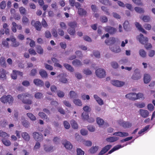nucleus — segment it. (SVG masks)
<instances>
[{
	"mask_svg": "<svg viewBox=\"0 0 155 155\" xmlns=\"http://www.w3.org/2000/svg\"><path fill=\"white\" fill-rule=\"evenodd\" d=\"M68 25L70 27V28L75 29L77 26V24L76 22H72L69 23Z\"/></svg>",
	"mask_w": 155,
	"mask_h": 155,
	"instance_id": "3c124183",
	"label": "nucleus"
},
{
	"mask_svg": "<svg viewBox=\"0 0 155 155\" xmlns=\"http://www.w3.org/2000/svg\"><path fill=\"white\" fill-rule=\"evenodd\" d=\"M33 136L36 140L40 141L41 140L42 136L37 132H35L33 134Z\"/></svg>",
	"mask_w": 155,
	"mask_h": 155,
	"instance_id": "dca6fc26",
	"label": "nucleus"
},
{
	"mask_svg": "<svg viewBox=\"0 0 155 155\" xmlns=\"http://www.w3.org/2000/svg\"><path fill=\"white\" fill-rule=\"evenodd\" d=\"M96 75L100 78H103L106 75L105 71L102 68L97 69L95 72Z\"/></svg>",
	"mask_w": 155,
	"mask_h": 155,
	"instance_id": "7ed1b4c3",
	"label": "nucleus"
},
{
	"mask_svg": "<svg viewBox=\"0 0 155 155\" xmlns=\"http://www.w3.org/2000/svg\"><path fill=\"white\" fill-rule=\"evenodd\" d=\"M135 105L138 108H141L144 107L145 104L143 103H137L135 104Z\"/></svg>",
	"mask_w": 155,
	"mask_h": 155,
	"instance_id": "e2e57ef3",
	"label": "nucleus"
},
{
	"mask_svg": "<svg viewBox=\"0 0 155 155\" xmlns=\"http://www.w3.org/2000/svg\"><path fill=\"white\" fill-rule=\"evenodd\" d=\"M94 97L100 105H102L104 104V102L102 100L98 97L97 95H94Z\"/></svg>",
	"mask_w": 155,
	"mask_h": 155,
	"instance_id": "b1692460",
	"label": "nucleus"
},
{
	"mask_svg": "<svg viewBox=\"0 0 155 155\" xmlns=\"http://www.w3.org/2000/svg\"><path fill=\"white\" fill-rule=\"evenodd\" d=\"M30 95L28 93H25L24 94H19L17 96V98L18 99L21 101L22 102V100H24V98L29 97Z\"/></svg>",
	"mask_w": 155,
	"mask_h": 155,
	"instance_id": "9b49d317",
	"label": "nucleus"
},
{
	"mask_svg": "<svg viewBox=\"0 0 155 155\" xmlns=\"http://www.w3.org/2000/svg\"><path fill=\"white\" fill-rule=\"evenodd\" d=\"M105 30L106 31L111 34L113 33L116 31L115 29L109 26H107L105 28Z\"/></svg>",
	"mask_w": 155,
	"mask_h": 155,
	"instance_id": "393cba45",
	"label": "nucleus"
},
{
	"mask_svg": "<svg viewBox=\"0 0 155 155\" xmlns=\"http://www.w3.org/2000/svg\"><path fill=\"white\" fill-rule=\"evenodd\" d=\"M83 144L85 146H87L90 147L92 145V142L89 140H84L83 142Z\"/></svg>",
	"mask_w": 155,
	"mask_h": 155,
	"instance_id": "13d9d810",
	"label": "nucleus"
},
{
	"mask_svg": "<svg viewBox=\"0 0 155 155\" xmlns=\"http://www.w3.org/2000/svg\"><path fill=\"white\" fill-rule=\"evenodd\" d=\"M81 119L84 120H87L89 116L88 114L86 112H83L81 115Z\"/></svg>",
	"mask_w": 155,
	"mask_h": 155,
	"instance_id": "de8ad7c7",
	"label": "nucleus"
},
{
	"mask_svg": "<svg viewBox=\"0 0 155 155\" xmlns=\"http://www.w3.org/2000/svg\"><path fill=\"white\" fill-rule=\"evenodd\" d=\"M9 135L8 133L4 132L1 130H0V136L2 137H9Z\"/></svg>",
	"mask_w": 155,
	"mask_h": 155,
	"instance_id": "864d4df0",
	"label": "nucleus"
},
{
	"mask_svg": "<svg viewBox=\"0 0 155 155\" xmlns=\"http://www.w3.org/2000/svg\"><path fill=\"white\" fill-rule=\"evenodd\" d=\"M7 73L6 71L3 69L1 71L0 74V79L4 80L6 79V74Z\"/></svg>",
	"mask_w": 155,
	"mask_h": 155,
	"instance_id": "412c9836",
	"label": "nucleus"
},
{
	"mask_svg": "<svg viewBox=\"0 0 155 155\" xmlns=\"http://www.w3.org/2000/svg\"><path fill=\"white\" fill-rule=\"evenodd\" d=\"M39 73L41 76L43 78H46L48 77V74L46 71L43 69H41L39 71Z\"/></svg>",
	"mask_w": 155,
	"mask_h": 155,
	"instance_id": "cd10ccee",
	"label": "nucleus"
},
{
	"mask_svg": "<svg viewBox=\"0 0 155 155\" xmlns=\"http://www.w3.org/2000/svg\"><path fill=\"white\" fill-rule=\"evenodd\" d=\"M127 144H125V145H124L123 146H121L120 145H117L115 147H114L110 150L108 152L109 154H110L114 151H115L116 150H118V149L121 148L123 147L124 146L127 145Z\"/></svg>",
	"mask_w": 155,
	"mask_h": 155,
	"instance_id": "a211bd4d",
	"label": "nucleus"
},
{
	"mask_svg": "<svg viewBox=\"0 0 155 155\" xmlns=\"http://www.w3.org/2000/svg\"><path fill=\"white\" fill-rule=\"evenodd\" d=\"M27 43H28L29 41H30L29 45L31 47H34L35 46V42L34 41L31 40L29 38H27Z\"/></svg>",
	"mask_w": 155,
	"mask_h": 155,
	"instance_id": "5fc2aeb1",
	"label": "nucleus"
},
{
	"mask_svg": "<svg viewBox=\"0 0 155 155\" xmlns=\"http://www.w3.org/2000/svg\"><path fill=\"white\" fill-rule=\"evenodd\" d=\"M44 65L45 68L51 71L53 69V67L50 65H48L47 64L45 63L44 64Z\"/></svg>",
	"mask_w": 155,
	"mask_h": 155,
	"instance_id": "69168bd1",
	"label": "nucleus"
},
{
	"mask_svg": "<svg viewBox=\"0 0 155 155\" xmlns=\"http://www.w3.org/2000/svg\"><path fill=\"white\" fill-rule=\"evenodd\" d=\"M111 83L113 85L117 87H122L125 84V83L124 81L115 80H112Z\"/></svg>",
	"mask_w": 155,
	"mask_h": 155,
	"instance_id": "20e7f679",
	"label": "nucleus"
},
{
	"mask_svg": "<svg viewBox=\"0 0 155 155\" xmlns=\"http://www.w3.org/2000/svg\"><path fill=\"white\" fill-rule=\"evenodd\" d=\"M96 121L97 124L99 126L102 125L104 123V121L103 120L99 117L97 118Z\"/></svg>",
	"mask_w": 155,
	"mask_h": 155,
	"instance_id": "79ce46f5",
	"label": "nucleus"
},
{
	"mask_svg": "<svg viewBox=\"0 0 155 155\" xmlns=\"http://www.w3.org/2000/svg\"><path fill=\"white\" fill-rule=\"evenodd\" d=\"M140 115L143 118H146L149 116V111L146 110L141 109L139 111Z\"/></svg>",
	"mask_w": 155,
	"mask_h": 155,
	"instance_id": "423d86ee",
	"label": "nucleus"
},
{
	"mask_svg": "<svg viewBox=\"0 0 155 155\" xmlns=\"http://www.w3.org/2000/svg\"><path fill=\"white\" fill-rule=\"evenodd\" d=\"M77 155H84V152L80 148H78L77 150Z\"/></svg>",
	"mask_w": 155,
	"mask_h": 155,
	"instance_id": "338daca9",
	"label": "nucleus"
},
{
	"mask_svg": "<svg viewBox=\"0 0 155 155\" xmlns=\"http://www.w3.org/2000/svg\"><path fill=\"white\" fill-rule=\"evenodd\" d=\"M114 135L118 136L120 137H127L129 135V134L127 133L123 132L120 131H118L115 132L113 134Z\"/></svg>",
	"mask_w": 155,
	"mask_h": 155,
	"instance_id": "4468645a",
	"label": "nucleus"
},
{
	"mask_svg": "<svg viewBox=\"0 0 155 155\" xmlns=\"http://www.w3.org/2000/svg\"><path fill=\"white\" fill-rule=\"evenodd\" d=\"M78 13L81 15H85L87 13L86 11L81 8H78Z\"/></svg>",
	"mask_w": 155,
	"mask_h": 155,
	"instance_id": "f704fd0d",
	"label": "nucleus"
},
{
	"mask_svg": "<svg viewBox=\"0 0 155 155\" xmlns=\"http://www.w3.org/2000/svg\"><path fill=\"white\" fill-rule=\"evenodd\" d=\"M68 33L71 35H74L75 33V29L69 28L67 30Z\"/></svg>",
	"mask_w": 155,
	"mask_h": 155,
	"instance_id": "6e6d98bb",
	"label": "nucleus"
},
{
	"mask_svg": "<svg viewBox=\"0 0 155 155\" xmlns=\"http://www.w3.org/2000/svg\"><path fill=\"white\" fill-rule=\"evenodd\" d=\"M27 116L31 120H35L36 118L35 116L32 113H28L27 114Z\"/></svg>",
	"mask_w": 155,
	"mask_h": 155,
	"instance_id": "c03bdc74",
	"label": "nucleus"
},
{
	"mask_svg": "<svg viewBox=\"0 0 155 155\" xmlns=\"http://www.w3.org/2000/svg\"><path fill=\"white\" fill-rule=\"evenodd\" d=\"M73 102L74 104L77 106H81L82 105V103L81 100L79 99H75L73 100Z\"/></svg>",
	"mask_w": 155,
	"mask_h": 155,
	"instance_id": "72a5a7b5",
	"label": "nucleus"
},
{
	"mask_svg": "<svg viewBox=\"0 0 155 155\" xmlns=\"http://www.w3.org/2000/svg\"><path fill=\"white\" fill-rule=\"evenodd\" d=\"M123 27L124 29L128 31L130 29V25L129 22L127 21H126L124 23Z\"/></svg>",
	"mask_w": 155,
	"mask_h": 155,
	"instance_id": "37998d69",
	"label": "nucleus"
},
{
	"mask_svg": "<svg viewBox=\"0 0 155 155\" xmlns=\"http://www.w3.org/2000/svg\"><path fill=\"white\" fill-rule=\"evenodd\" d=\"M110 48L111 50L115 53H119L121 51V49L118 46L114 45V47L110 46Z\"/></svg>",
	"mask_w": 155,
	"mask_h": 155,
	"instance_id": "6ab92c4d",
	"label": "nucleus"
},
{
	"mask_svg": "<svg viewBox=\"0 0 155 155\" xmlns=\"http://www.w3.org/2000/svg\"><path fill=\"white\" fill-rule=\"evenodd\" d=\"M8 95H4L1 98L0 100L2 103L5 104L8 102Z\"/></svg>",
	"mask_w": 155,
	"mask_h": 155,
	"instance_id": "09e8293b",
	"label": "nucleus"
},
{
	"mask_svg": "<svg viewBox=\"0 0 155 155\" xmlns=\"http://www.w3.org/2000/svg\"><path fill=\"white\" fill-rule=\"evenodd\" d=\"M126 97L130 100H136V94L135 93H131L126 94Z\"/></svg>",
	"mask_w": 155,
	"mask_h": 155,
	"instance_id": "1a4fd4ad",
	"label": "nucleus"
},
{
	"mask_svg": "<svg viewBox=\"0 0 155 155\" xmlns=\"http://www.w3.org/2000/svg\"><path fill=\"white\" fill-rule=\"evenodd\" d=\"M2 141L3 144L6 146H9L11 144V141L7 139H2Z\"/></svg>",
	"mask_w": 155,
	"mask_h": 155,
	"instance_id": "7c9ffc66",
	"label": "nucleus"
},
{
	"mask_svg": "<svg viewBox=\"0 0 155 155\" xmlns=\"http://www.w3.org/2000/svg\"><path fill=\"white\" fill-rule=\"evenodd\" d=\"M140 18L145 22H148L150 20V17L148 16H143L140 17Z\"/></svg>",
	"mask_w": 155,
	"mask_h": 155,
	"instance_id": "a18cd8bd",
	"label": "nucleus"
},
{
	"mask_svg": "<svg viewBox=\"0 0 155 155\" xmlns=\"http://www.w3.org/2000/svg\"><path fill=\"white\" fill-rule=\"evenodd\" d=\"M12 30L13 32H15L16 31V28L17 27V24L15 22H12Z\"/></svg>",
	"mask_w": 155,
	"mask_h": 155,
	"instance_id": "bf43d9fd",
	"label": "nucleus"
},
{
	"mask_svg": "<svg viewBox=\"0 0 155 155\" xmlns=\"http://www.w3.org/2000/svg\"><path fill=\"white\" fill-rule=\"evenodd\" d=\"M119 139V137L114 136L108 137L106 139V140L107 142H113L116 141Z\"/></svg>",
	"mask_w": 155,
	"mask_h": 155,
	"instance_id": "4be33fe9",
	"label": "nucleus"
},
{
	"mask_svg": "<svg viewBox=\"0 0 155 155\" xmlns=\"http://www.w3.org/2000/svg\"><path fill=\"white\" fill-rule=\"evenodd\" d=\"M149 127L150 125H147L144 128L139 131L138 133V134L139 135V136L145 133L146 132V131L149 129Z\"/></svg>",
	"mask_w": 155,
	"mask_h": 155,
	"instance_id": "c756f323",
	"label": "nucleus"
},
{
	"mask_svg": "<svg viewBox=\"0 0 155 155\" xmlns=\"http://www.w3.org/2000/svg\"><path fill=\"white\" fill-rule=\"evenodd\" d=\"M142 77V74L140 73V70L138 69H136L134 70V73L132 77L133 79L137 80L140 79Z\"/></svg>",
	"mask_w": 155,
	"mask_h": 155,
	"instance_id": "f03ea898",
	"label": "nucleus"
},
{
	"mask_svg": "<svg viewBox=\"0 0 155 155\" xmlns=\"http://www.w3.org/2000/svg\"><path fill=\"white\" fill-rule=\"evenodd\" d=\"M151 78L150 75L148 74H145L143 77V81L145 84L148 83L151 81Z\"/></svg>",
	"mask_w": 155,
	"mask_h": 155,
	"instance_id": "f3484780",
	"label": "nucleus"
},
{
	"mask_svg": "<svg viewBox=\"0 0 155 155\" xmlns=\"http://www.w3.org/2000/svg\"><path fill=\"white\" fill-rule=\"evenodd\" d=\"M6 40L7 41H9L10 40V39L8 38H6ZM10 40L12 42V44L13 46L16 47L19 45V43L16 41V39L14 37H11L10 38Z\"/></svg>",
	"mask_w": 155,
	"mask_h": 155,
	"instance_id": "ddd939ff",
	"label": "nucleus"
},
{
	"mask_svg": "<svg viewBox=\"0 0 155 155\" xmlns=\"http://www.w3.org/2000/svg\"><path fill=\"white\" fill-rule=\"evenodd\" d=\"M38 115L42 118L46 119V121H48V118L47 117V116L44 113L41 112H39L38 113Z\"/></svg>",
	"mask_w": 155,
	"mask_h": 155,
	"instance_id": "49530a36",
	"label": "nucleus"
},
{
	"mask_svg": "<svg viewBox=\"0 0 155 155\" xmlns=\"http://www.w3.org/2000/svg\"><path fill=\"white\" fill-rule=\"evenodd\" d=\"M117 41V39H116L115 38H110L109 40H106L105 41V42L107 45H110V46H111V45L115 43Z\"/></svg>",
	"mask_w": 155,
	"mask_h": 155,
	"instance_id": "9d476101",
	"label": "nucleus"
},
{
	"mask_svg": "<svg viewBox=\"0 0 155 155\" xmlns=\"http://www.w3.org/2000/svg\"><path fill=\"white\" fill-rule=\"evenodd\" d=\"M63 144L67 149L71 150L72 148V146L69 142L66 141L65 143H63Z\"/></svg>",
	"mask_w": 155,
	"mask_h": 155,
	"instance_id": "c85d7f7f",
	"label": "nucleus"
},
{
	"mask_svg": "<svg viewBox=\"0 0 155 155\" xmlns=\"http://www.w3.org/2000/svg\"><path fill=\"white\" fill-rule=\"evenodd\" d=\"M23 74L22 72H21L18 71L13 70L12 74H11V77L13 79H16L17 78L18 75L20 76H22Z\"/></svg>",
	"mask_w": 155,
	"mask_h": 155,
	"instance_id": "6e6552de",
	"label": "nucleus"
},
{
	"mask_svg": "<svg viewBox=\"0 0 155 155\" xmlns=\"http://www.w3.org/2000/svg\"><path fill=\"white\" fill-rule=\"evenodd\" d=\"M71 123L72 127L74 129H77L78 128V126L77 123L74 120H71Z\"/></svg>",
	"mask_w": 155,
	"mask_h": 155,
	"instance_id": "a19ab883",
	"label": "nucleus"
},
{
	"mask_svg": "<svg viewBox=\"0 0 155 155\" xmlns=\"http://www.w3.org/2000/svg\"><path fill=\"white\" fill-rule=\"evenodd\" d=\"M134 9L136 12L139 13H143L144 12L143 9L141 8L136 7H135Z\"/></svg>",
	"mask_w": 155,
	"mask_h": 155,
	"instance_id": "58836bf2",
	"label": "nucleus"
},
{
	"mask_svg": "<svg viewBox=\"0 0 155 155\" xmlns=\"http://www.w3.org/2000/svg\"><path fill=\"white\" fill-rule=\"evenodd\" d=\"M44 150L47 152L51 151L53 149V147L48 145H45L44 146Z\"/></svg>",
	"mask_w": 155,
	"mask_h": 155,
	"instance_id": "603ef678",
	"label": "nucleus"
},
{
	"mask_svg": "<svg viewBox=\"0 0 155 155\" xmlns=\"http://www.w3.org/2000/svg\"><path fill=\"white\" fill-rule=\"evenodd\" d=\"M82 99L84 100L86 99L89 100L90 99V97L88 95H86L85 94H82L81 96Z\"/></svg>",
	"mask_w": 155,
	"mask_h": 155,
	"instance_id": "680f3d73",
	"label": "nucleus"
},
{
	"mask_svg": "<svg viewBox=\"0 0 155 155\" xmlns=\"http://www.w3.org/2000/svg\"><path fill=\"white\" fill-rule=\"evenodd\" d=\"M136 38L140 43L143 45L145 44L148 41V38L146 37H144L141 34L137 35Z\"/></svg>",
	"mask_w": 155,
	"mask_h": 155,
	"instance_id": "f257e3e1",
	"label": "nucleus"
},
{
	"mask_svg": "<svg viewBox=\"0 0 155 155\" xmlns=\"http://www.w3.org/2000/svg\"><path fill=\"white\" fill-rule=\"evenodd\" d=\"M21 135L23 138L26 141H28L30 140V137L28 134L26 132L21 133Z\"/></svg>",
	"mask_w": 155,
	"mask_h": 155,
	"instance_id": "a878e982",
	"label": "nucleus"
},
{
	"mask_svg": "<svg viewBox=\"0 0 155 155\" xmlns=\"http://www.w3.org/2000/svg\"><path fill=\"white\" fill-rule=\"evenodd\" d=\"M119 124L124 128H128L131 126V123L129 122L124 121L122 120H120L118 121Z\"/></svg>",
	"mask_w": 155,
	"mask_h": 155,
	"instance_id": "39448f33",
	"label": "nucleus"
},
{
	"mask_svg": "<svg viewBox=\"0 0 155 155\" xmlns=\"http://www.w3.org/2000/svg\"><path fill=\"white\" fill-rule=\"evenodd\" d=\"M37 51L38 53L42 54L43 53V50L40 46H38L36 47Z\"/></svg>",
	"mask_w": 155,
	"mask_h": 155,
	"instance_id": "8fccbe9b",
	"label": "nucleus"
},
{
	"mask_svg": "<svg viewBox=\"0 0 155 155\" xmlns=\"http://www.w3.org/2000/svg\"><path fill=\"white\" fill-rule=\"evenodd\" d=\"M64 125L65 128L66 129H69L70 127V125L69 123L66 121H65L64 122Z\"/></svg>",
	"mask_w": 155,
	"mask_h": 155,
	"instance_id": "774afa93",
	"label": "nucleus"
},
{
	"mask_svg": "<svg viewBox=\"0 0 155 155\" xmlns=\"http://www.w3.org/2000/svg\"><path fill=\"white\" fill-rule=\"evenodd\" d=\"M31 24L34 26L36 29L38 30H40L41 28V25L40 22L38 21H32L31 22Z\"/></svg>",
	"mask_w": 155,
	"mask_h": 155,
	"instance_id": "0eeeda50",
	"label": "nucleus"
},
{
	"mask_svg": "<svg viewBox=\"0 0 155 155\" xmlns=\"http://www.w3.org/2000/svg\"><path fill=\"white\" fill-rule=\"evenodd\" d=\"M21 122L22 125L25 127L28 128L29 127V123L25 118H22Z\"/></svg>",
	"mask_w": 155,
	"mask_h": 155,
	"instance_id": "bb28decb",
	"label": "nucleus"
},
{
	"mask_svg": "<svg viewBox=\"0 0 155 155\" xmlns=\"http://www.w3.org/2000/svg\"><path fill=\"white\" fill-rule=\"evenodd\" d=\"M22 22L24 25H28L29 24V20L26 16H24L22 18Z\"/></svg>",
	"mask_w": 155,
	"mask_h": 155,
	"instance_id": "4c0bfd02",
	"label": "nucleus"
},
{
	"mask_svg": "<svg viewBox=\"0 0 155 155\" xmlns=\"http://www.w3.org/2000/svg\"><path fill=\"white\" fill-rule=\"evenodd\" d=\"M112 146L110 145H108L104 147L101 151L99 153L100 155H103Z\"/></svg>",
	"mask_w": 155,
	"mask_h": 155,
	"instance_id": "2eb2a0df",
	"label": "nucleus"
},
{
	"mask_svg": "<svg viewBox=\"0 0 155 155\" xmlns=\"http://www.w3.org/2000/svg\"><path fill=\"white\" fill-rule=\"evenodd\" d=\"M33 82L36 85L42 86L44 84L43 81L41 80L38 79H35L34 80Z\"/></svg>",
	"mask_w": 155,
	"mask_h": 155,
	"instance_id": "aec40b11",
	"label": "nucleus"
},
{
	"mask_svg": "<svg viewBox=\"0 0 155 155\" xmlns=\"http://www.w3.org/2000/svg\"><path fill=\"white\" fill-rule=\"evenodd\" d=\"M43 97V94L39 92L35 94V97L37 99H41Z\"/></svg>",
	"mask_w": 155,
	"mask_h": 155,
	"instance_id": "4d7b16f0",
	"label": "nucleus"
},
{
	"mask_svg": "<svg viewBox=\"0 0 155 155\" xmlns=\"http://www.w3.org/2000/svg\"><path fill=\"white\" fill-rule=\"evenodd\" d=\"M155 54V51L153 50H150L148 52V55L150 57H153Z\"/></svg>",
	"mask_w": 155,
	"mask_h": 155,
	"instance_id": "052dcab7",
	"label": "nucleus"
},
{
	"mask_svg": "<svg viewBox=\"0 0 155 155\" xmlns=\"http://www.w3.org/2000/svg\"><path fill=\"white\" fill-rule=\"evenodd\" d=\"M64 74H60L58 77H59L60 78L59 80V81L64 83H66L68 82V80L67 79L64 77Z\"/></svg>",
	"mask_w": 155,
	"mask_h": 155,
	"instance_id": "5701e85b",
	"label": "nucleus"
},
{
	"mask_svg": "<svg viewBox=\"0 0 155 155\" xmlns=\"http://www.w3.org/2000/svg\"><path fill=\"white\" fill-rule=\"evenodd\" d=\"M8 102L9 104L12 103L14 101L13 98L10 95H8Z\"/></svg>",
	"mask_w": 155,
	"mask_h": 155,
	"instance_id": "0e129e2a",
	"label": "nucleus"
},
{
	"mask_svg": "<svg viewBox=\"0 0 155 155\" xmlns=\"http://www.w3.org/2000/svg\"><path fill=\"white\" fill-rule=\"evenodd\" d=\"M64 66L67 70L70 72H73L74 71L73 68L68 64H64Z\"/></svg>",
	"mask_w": 155,
	"mask_h": 155,
	"instance_id": "ea45409f",
	"label": "nucleus"
},
{
	"mask_svg": "<svg viewBox=\"0 0 155 155\" xmlns=\"http://www.w3.org/2000/svg\"><path fill=\"white\" fill-rule=\"evenodd\" d=\"M69 97L71 98H73L77 97L78 95L77 93L73 91H71L69 92Z\"/></svg>",
	"mask_w": 155,
	"mask_h": 155,
	"instance_id": "e433bc0d",
	"label": "nucleus"
},
{
	"mask_svg": "<svg viewBox=\"0 0 155 155\" xmlns=\"http://www.w3.org/2000/svg\"><path fill=\"white\" fill-rule=\"evenodd\" d=\"M135 25L136 27L140 32L146 34L147 32L143 28L142 25L138 22H136L135 23Z\"/></svg>",
	"mask_w": 155,
	"mask_h": 155,
	"instance_id": "f8f14e48",
	"label": "nucleus"
},
{
	"mask_svg": "<svg viewBox=\"0 0 155 155\" xmlns=\"http://www.w3.org/2000/svg\"><path fill=\"white\" fill-rule=\"evenodd\" d=\"M72 64L74 66H81L82 65L81 62L77 59L74 60L72 61Z\"/></svg>",
	"mask_w": 155,
	"mask_h": 155,
	"instance_id": "c9c22d12",
	"label": "nucleus"
},
{
	"mask_svg": "<svg viewBox=\"0 0 155 155\" xmlns=\"http://www.w3.org/2000/svg\"><path fill=\"white\" fill-rule=\"evenodd\" d=\"M140 55L143 58H145L147 56L146 51L143 49H141L139 51Z\"/></svg>",
	"mask_w": 155,
	"mask_h": 155,
	"instance_id": "473e14b6",
	"label": "nucleus"
},
{
	"mask_svg": "<svg viewBox=\"0 0 155 155\" xmlns=\"http://www.w3.org/2000/svg\"><path fill=\"white\" fill-rule=\"evenodd\" d=\"M98 148V146L93 147L89 149V152L91 153H94L97 151Z\"/></svg>",
	"mask_w": 155,
	"mask_h": 155,
	"instance_id": "2f4dec72",
	"label": "nucleus"
}]
</instances>
